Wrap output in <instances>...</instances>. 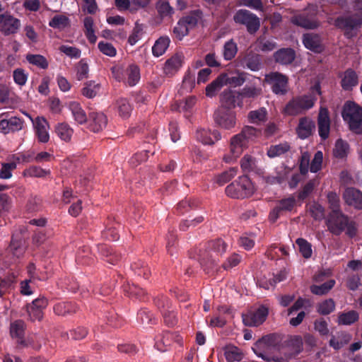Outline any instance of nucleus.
<instances>
[{
  "instance_id": "obj_1",
  "label": "nucleus",
  "mask_w": 362,
  "mask_h": 362,
  "mask_svg": "<svg viewBox=\"0 0 362 362\" xmlns=\"http://www.w3.org/2000/svg\"><path fill=\"white\" fill-rule=\"evenodd\" d=\"M315 94H320L319 84L313 88L311 94L297 97L291 100L284 107V113L297 115L312 108L317 100Z\"/></svg>"
},
{
  "instance_id": "obj_2",
  "label": "nucleus",
  "mask_w": 362,
  "mask_h": 362,
  "mask_svg": "<svg viewBox=\"0 0 362 362\" xmlns=\"http://www.w3.org/2000/svg\"><path fill=\"white\" fill-rule=\"evenodd\" d=\"M342 117L349 124L351 131L362 133V108L354 103H346L342 112Z\"/></svg>"
},
{
  "instance_id": "obj_3",
  "label": "nucleus",
  "mask_w": 362,
  "mask_h": 362,
  "mask_svg": "<svg viewBox=\"0 0 362 362\" xmlns=\"http://www.w3.org/2000/svg\"><path fill=\"white\" fill-rule=\"evenodd\" d=\"M255 191L253 183L246 176L238 177L226 189L227 195L233 198H245L253 194Z\"/></svg>"
},
{
  "instance_id": "obj_4",
  "label": "nucleus",
  "mask_w": 362,
  "mask_h": 362,
  "mask_svg": "<svg viewBox=\"0 0 362 362\" xmlns=\"http://www.w3.org/2000/svg\"><path fill=\"white\" fill-rule=\"evenodd\" d=\"M247 147V141L243 137V134H236L230 140L229 151L223 157L226 163L235 160Z\"/></svg>"
},
{
  "instance_id": "obj_5",
  "label": "nucleus",
  "mask_w": 362,
  "mask_h": 362,
  "mask_svg": "<svg viewBox=\"0 0 362 362\" xmlns=\"http://www.w3.org/2000/svg\"><path fill=\"white\" fill-rule=\"evenodd\" d=\"M32 122L35 134L40 143H47L49 141V124L43 117L33 119L30 115L24 113Z\"/></svg>"
},
{
  "instance_id": "obj_6",
  "label": "nucleus",
  "mask_w": 362,
  "mask_h": 362,
  "mask_svg": "<svg viewBox=\"0 0 362 362\" xmlns=\"http://www.w3.org/2000/svg\"><path fill=\"white\" fill-rule=\"evenodd\" d=\"M323 160V154L322 151H317L310 163V156L308 152L302 153L300 169L302 173H306L308 170L312 173H317L321 169Z\"/></svg>"
},
{
  "instance_id": "obj_7",
  "label": "nucleus",
  "mask_w": 362,
  "mask_h": 362,
  "mask_svg": "<svg viewBox=\"0 0 362 362\" xmlns=\"http://www.w3.org/2000/svg\"><path fill=\"white\" fill-rule=\"evenodd\" d=\"M265 81L272 86L274 93L276 94H284L287 91V78L279 73L273 72L266 75Z\"/></svg>"
},
{
  "instance_id": "obj_8",
  "label": "nucleus",
  "mask_w": 362,
  "mask_h": 362,
  "mask_svg": "<svg viewBox=\"0 0 362 362\" xmlns=\"http://www.w3.org/2000/svg\"><path fill=\"white\" fill-rule=\"evenodd\" d=\"M235 23L244 24L250 33L255 32L259 26L257 16L247 10H240L234 16Z\"/></svg>"
},
{
  "instance_id": "obj_9",
  "label": "nucleus",
  "mask_w": 362,
  "mask_h": 362,
  "mask_svg": "<svg viewBox=\"0 0 362 362\" xmlns=\"http://www.w3.org/2000/svg\"><path fill=\"white\" fill-rule=\"evenodd\" d=\"M21 26L20 21L6 13L0 14V32L4 35L16 33Z\"/></svg>"
},
{
  "instance_id": "obj_10",
  "label": "nucleus",
  "mask_w": 362,
  "mask_h": 362,
  "mask_svg": "<svg viewBox=\"0 0 362 362\" xmlns=\"http://www.w3.org/2000/svg\"><path fill=\"white\" fill-rule=\"evenodd\" d=\"M267 315V308L262 306L253 312L243 315V321L246 326H258L266 320Z\"/></svg>"
},
{
  "instance_id": "obj_11",
  "label": "nucleus",
  "mask_w": 362,
  "mask_h": 362,
  "mask_svg": "<svg viewBox=\"0 0 362 362\" xmlns=\"http://www.w3.org/2000/svg\"><path fill=\"white\" fill-rule=\"evenodd\" d=\"M47 300L45 298H39L34 300L27 307V312L30 320L34 322L40 320L43 317L42 310L47 307Z\"/></svg>"
},
{
  "instance_id": "obj_12",
  "label": "nucleus",
  "mask_w": 362,
  "mask_h": 362,
  "mask_svg": "<svg viewBox=\"0 0 362 362\" xmlns=\"http://www.w3.org/2000/svg\"><path fill=\"white\" fill-rule=\"evenodd\" d=\"M348 223L347 218L343 216L339 211L334 209L328 221L327 226L329 229L334 233H339L345 228Z\"/></svg>"
},
{
  "instance_id": "obj_13",
  "label": "nucleus",
  "mask_w": 362,
  "mask_h": 362,
  "mask_svg": "<svg viewBox=\"0 0 362 362\" xmlns=\"http://www.w3.org/2000/svg\"><path fill=\"white\" fill-rule=\"evenodd\" d=\"M318 133L322 139L329 137L330 130V119L329 111L325 107H320L317 117Z\"/></svg>"
},
{
  "instance_id": "obj_14",
  "label": "nucleus",
  "mask_w": 362,
  "mask_h": 362,
  "mask_svg": "<svg viewBox=\"0 0 362 362\" xmlns=\"http://www.w3.org/2000/svg\"><path fill=\"white\" fill-rule=\"evenodd\" d=\"M196 137L203 144L212 145L221 139V134L217 130L204 128L197 131Z\"/></svg>"
},
{
  "instance_id": "obj_15",
  "label": "nucleus",
  "mask_w": 362,
  "mask_h": 362,
  "mask_svg": "<svg viewBox=\"0 0 362 362\" xmlns=\"http://www.w3.org/2000/svg\"><path fill=\"white\" fill-rule=\"evenodd\" d=\"M90 128L94 132L103 130L107 124V118L102 112H92L89 115Z\"/></svg>"
},
{
  "instance_id": "obj_16",
  "label": "nucleus",
  "mask_w": 362,
  "mask_h": 362,
  "mask_svg": "<svg viewBox=\"0 0 362 362\" xmlns=\"http://www.w3.org/2000/svg\"><path fill=\"white\" fill-rule=\"evenodd\" d=\"M345 202L356 209H362V193L354 188H347L344 192Z\"/></svg>"
},
{
  "instance_id": "obj_17",
  "label": "nucleus",
  "mask_w": 362,
  "mask_h": 362,
  "mask_svg": "<svg viewBox=\"0 0 362 362\" xmlns=\"http://www.w3.org/2000/svg\"><path fill=\"white\" fill-rule=\"evenodd\" d=\"M315 122L308 117H302L299 120L296 128V132L301 139H306L310 136L315 130Z\"/></svg>"
},
{
  "instance_id": "obj_18",
  "label": "nucleus",
  "mask_w": 362,
  "mask_h": 362,
  "mask_svg": "<svg viewBox=\"0 0 362 362\" xmlns=\"http://www.w3.org/2000/svg\"><path fill=\"white\" fill-rule=\"evenodd\" d=\"M216 122L221 128L231 129L236 124L235 114L233 112H220L216 116Z\"/></svg>"
},
{
  "instance_id": "obj_19",
  "label": "nucleus",
  "mask_w": 362,
  "mask_h": 362,
  "mask_svg": "<svg viewBox=\"0 0 362 362\" xmlns=\"http://www.w3.org/2000/svg\"><path fill=\"white\" fill-rule=\"evenodd\" d=\"M54 133L64 142H69L74 134L73 128L66 122H59L54 127Z\"/></svg>"
},
{
  "instance_id": "obj_20",
  "label": "nucleus",
  "mask_w": 362,
  "mask_h": 362,
  "mask_svg": "<svg viewBox=\"0 0 362 362\" xmlns=\"http://www.w3.org/2000/svg\"><path fill=\"white\" fill-rule=\"evenodd\" d=\"M227 74H221L216 80L212 81L206 87V95L208 97L214 96L221 88L226 85Z\"/></svg>"
},
{
  "instance_id": "obj_21",
  "label": "nucleus",
  "mask_w": 362,
  "mask_h": 362,
  "mask_svg": "<svg viewBox=\"0 0 362 362\" xmlns=\"http://www.w3.org/2000/svg\"><path fill=\"white\" fill-rule=\"evenodd\" d=\"M291 22L298 26L306 29H314L319 23L314 19L305 16L304 14H297L291 18Z\"/></svg>"
},
{
  "instance_id": "obj_22",
  "label": "nucleus",
  "mask_w": 362,
  "mask_h": 362,
  "mask_svg": "<svg viewBox=\"0 0 362 362\" xmlns=\"http://www.w3.org/2000/svg\"><path fill=\"white\" fill-rule=\"evenodd\" d=\"M183 57L182 55L175 54L166 61L163 70L165 74L172 75L182 66Z\"/></svg>"
},
{
  "instance_id": "obj_23",
  "label": "nucleus",
  "mask_w": 362,
  "mask_h": 362,
  "mask_svg": "<svg viewBox=\"0 0 362 362\" xmlns=\"http://www.w3.org/2000/svg\"><path fill=\"white\" fill-rule=\"evenodd\" d=\"M274 58L276 62L282 64L291 63L295 59V52L292 49H281L274 54Z\"/></svg>"
},
{
  "instance_id": "obj_24",
  "label": "nucleus",
  "mask_w": 362,
  "mask_h": 362,
  "mask_svg": "<svg viewBox=\"0 0 362 362\" xmlns=\"http://www.w3.org/2000/svg\"><path fill=\"white\" fill-rule=\"evenodd\" d=\"M101 88L100 83L94 81H90L84 84L81 93L83 96L88 98H93L100 93Z\"/></svg>"
},
{
  "instance_id": "obj_25",
  "label": "nucleus",
  "mask_w": 362,
  "mask_h": 362,
  "mask_svg": "<svg viewBox=\"0 0 362 362\" xmlns=\"http://www.w3.org/2000/svg\"><path fill=\"white\" fill-rule=\"evenodd\" d=\"M69 110L76 122L78 124H84L87 121V117L80 105L74 101L70 102L68 105Z\"/></svg>"
},
{
  "instance_id": "obj_26",
  "label": "nucleus",
  "mask_w": 362,
  "mask_h": 362,
  "mask_svg": "<svg viewBox=\"0 0 362 362\" xmlns=\"http://www.w3.org/2000/svg\"><path fill=\"white\" fill-rule=\"evenodd\" d=\"M190 28L189 21L187 18H183L174 27L173 33L178 40H182L188 34Z\"/></svg>"
},
{
  "instance_id": "obj_27",
  "label": "nucleus",
  "mask_w": 362,
  "mask_h": 362,
  "mask_svg": "<svg viewBox=\"0 0 362 362\" xmlns=\"http://www.w3.org/2000/svg\"><path fill=\"white\" fill-rule=\"evenodd\" d=\"M358 76L352 70H347L344 72L341 78V86L344 90H351L358 84Z\"/></svg>"
},
{
  "instance_id": "obj_28",
  "label": "nucleus",
  "mask_w": 362,
  "mask_h": 362,
  "mask_svg": "<svg viewBox=\"0 0 362 362\" xmlns=\"http://www.w3.org/2000/svg\"><path fill=\"white\" fill-rule=\"evenodd\" d=\"M349 153V146L347 142L341 139H337L333 148L334 156L342 159L346 157Z\"/></svg>"
},
{
  "instance_id": "obj_29",
  "label": "nucleus",
  "mask_w": 362,
  "mask_h": 362,
  "mask_svg": "<svg viewBox=\"0 0 362 362\" xmlns=\"http://www.w3.org/2000/svg\"><path fill=\"white\" fill-rule=\"evenodd\" d=\"M303 44L307 49L314 52H320L321 50L320 37L317 35H304Z\"/></svg>"
},
{
  "instance_id": "obj_30",
  "label": "nucleus",
  "mask_w": 362,
  "mask_h": 362,
  "mask_svg": "<svg viewBox=\"0 0 362 362\" xmlns=\"http://www.w3.org/2000/svg\"><path fill=\"white\" fill-rule=\"evenodd\" d=\"M223 354L228 362L239 361L243 358V353L234 346H226L223 349Z\"/></svg>"
},
{
  "instance_id": "obj_31",
  "label": "nucleus",
  "mask_w": 362,
  "mask_h": 362,
  "mask_svg": "<svg viewBox=\"0 0 362 362\" xmlns=\"http://www.w3.org/2000/svg\"><path fill=\"white\" fill-rule=\"evenodd\" d=\"M17 167V161L11 160L9 162H4L1 163L0 167V179L8 180L12 177V172Z\"/></svg>"
},
{
  "instance_id": "obj_32",
  "label": "nucleus",
  "mask_w": 362,
  "mask_h": 362,
  "mask_svg": "<svg viewBox=\"0 0 362 362\" xmlns=\"http://www.w3.org/2000/svg\"><path fill=\"white\" fill-rule=\"evenodd\" d=\"M170 44V39L168 37H161L157 40L152 48V52L154 56L159 57L163 54Z\"/></svg>"
},
{
  "instance_id": "obj_33",
  "label": "nucleus",
  "mask_w": 362,
  "mask_h": 362,
  "mask_svg": "<svg viewBox=\"0 0 362 362\" xmlns=\"http://www.w3.org/2000/svg\"><path fill=\"white\" fill-rule=\"evenodd\" d=\"M24 322L22 320H16L11 323L10 332L12 338L16 339L18 342H22L24 334Z\"/></svg>"
},
{
  "instance_id": "obj_34",
  "label": "nucleus",
  "mask_w": 362,
  "mask_h": 362,
  "mask_svg": "<svg viewBox=\"0 0 362 362\" xmlns=\"http://www.w3.org/2000/svg\"><path fill=\"white\" fill-rule=\"evenodd\" d=\"M117 110L119 117L126 119L130 116L132 107L127 99L121 98L117 102Z\"/></svg>"
},
{
  "instance_id": "obj_35",
  "label": "nucleus",
  "mask_w": 362,
  "mask_h": 362,
  "mask_svg": "<svg viewBox=\"0 0 362 362\" xmlns=\"http://www.w3.org/2000/svg\"><path fill=\"white\" fill-rule=\"evenodd\" d=\"M358 319V313L354 310L349 312L341 313L338 315V322L340 325H351Z\"/></svg>"
},
{
  "instance_id": "obj_36",
  "label": "nucleus",
  "mask_w": 362,
  "mask_h": 362,
  "mask_svg": "<svg viewBox=\"0 0 362 362\" xmlns=\"http://www.w3.org/2000/svg\"><path fill=\"white\" fill-rule=\"evenodd\" d=\"M175 337L173 334L165 333L163 335L157 337L156 346L158 350L164 351L166 350L167 346L171 345Z\"/></svg>"
},
{
  "instance_id": "obj_37",
  "label": "nucleus",
  "mask_w": 362,
  "mask_h": 362,
  "mask_svg": "<svg viewBox=\"0 0 362 362\" xmlns=\"http://www.w3.org/2000/svg\"><path fill=\"white\" fill-rule=\"evenodd\" d=\"M126 76H127V83L129 86L136 85L140 79V73L138 66L131 65L126 69Z\"/></svg>"
},
{
  "instance_id": "obj_38",
  "label": "nucleus",
  "mask_w": 362,
  "mask_h": 362,
  "mask_svg": "<svg viewBox=\"0 0 362 362\" xmlns=\"http://www.w3.org/2000/svg\"><path fill=\"white\" fill-rule=\"evenodd\" d=\"M335 281L334 280H329L322 285H313L310 287V291L313 293L315 295H324L326 294L332 289L334 286Z\"/></svg>"
},
{
  "instance_id": "obj_39",
  "label": "nucleus",
  "mask_w": 362,
  "mask_h": 362,
  "mask_svg": "<svg viewBox=\"0 0 362 362\" xmlns=\"http://www.w3.org/2000/svg\"><path fill=\"white\" fill-rule=\"evenodd\" d=\"M287 276V272L286 270L281 271L279 273H278L272 281L269 280V282L264 281V279H261L259 281V286L266 288L269 289L272 288L276 283L281 282L286 279Z\"/></svg>"
},
{
  "instance_id": "obj_40",
  "label": "nucleus",
  "mask_w": 362,
  "mask_h": 362,
  "mask_svg": "<svg viewBox=\"0 0 362 362\" xmlns=\"http://www.w3.org/2000/svg\"><path fill=\"white\" fill-rule=\"evenodd\" d=\"M49 25L55 29L62 30L69 25V19L65 16L56 15L50 20Z\"/></svg>"
},
{
  "instance_id": "obj_41",
  "label": "nucleus",
  "mask_w": 362,
  "mask_h": 362,
  "mask_svg": "<svg viewBox=\"0 0 362 362\" xmlns=\"http://www.w3.org/2000/svg\"><path fill=\"white\" fill-rule=\"evenodd\" d=\"M86 35L91 43H95L97 40V37L95 35V30L93 29V20L90 17H87L83 21Z\"/></svg>"
},
{
  "instance_id": "obj_42",
  "label": "nucleus",
  "mask_w": 362,
  "mask_h": 362,
  "mask_svg": "<svg viewBox=\"0 0 362 362\" xmlns=\"http://www.w3.org/2000/svg\"><path fill=\"white\" fill-rule=\"evenodd\" d=\"M290 149V146L287 143H283L278 145L271 146L268 151L267 155L270 158L279 156Z\"/></svg>"
},
{
  "instance_id": "obj_43",
  "label": "nucleus",
  "mask_w": 362,
  "mask_h": 362,
  "mask_svg": "<svg viewBox=\"0 0 362 362\" xmlns=\"http://www.w3.org/2000/svg\"><path fill=\"white\" fill-rule=\"evenodd\" d=\"M54 313L58 315H66L76 311V308L68 303L61 302L57 303L54 307Z\"/></svg>"
},
{
  "instance_id": "obj_44",
  "label": "nucleus",
  "mask_w": 362,
  "mask_h": 362,
  "mask_svg": "<svg viewBox=\"0 0 362 362\" xmlns=\"http://www.w3.org/2000/svg\"><path fill=\"white\" fill-rule=\"evenodd\" d=\"M242 65L252 71H257L260 66L259 59L257 56L247 55L243 59Z\"/></svg>"
},
{
  "instance_id": "obj_45",
  "label": "nucleus",
  "mask_w": 362,
  "mask_h": 362,
  "mask_svg": "<svg viewBox=\"0 0 362 362\" xmlns=\"http://www.w3.org/2000/svg\"><path fill=\"white\" fill-rule=\"evenodd\" d=\"M144 33V25L136 23L132 34L129 35L128 42L131 45H134L141 40Z\"/></svg>"
},
{
  "instance_id": "obj_46",
  "label": "nucleus",
  "mask_w": 362,
  "mask_h": 362,
  "mask_svg": "<svg viewBox=\"0 0 362 362\" xmlns=\"http://www.w3.org/2000/svg\"><path fill=\"white\" fill-rule=\"evenodd\" d=\"M238 51L237 45L233 41L229 40L226 42L223 47V57L226 60H230L233 59Z\"/></svg>"
},
{
  "instance_id": "obj_47",
  "label": "nucleus",
  "mask_w": 362,
  "mask_h": 362,
  "mask_svg": "<svg viewBox=\"0 0 362 362\" xmlns=\"http://www.w3.org/2000/svg\"><path fill=\"white\" fill-rule=\"evenodd\" d=\"M296 245L298 247L300 253L305 257L309 258L311 257L313 251L311 245L303 238H298L296 240Z\"/></svg>"
},
{
  "instance_id": "obj_48",
  "label": "nucleus",
  "mask_w": 362,
  "mask_h": 362,
  "mask_svg": "<svg viewBox=\"0 0 362 362\" xmlns=\"http://www.w3.org/2000/svg\"><path fill=\"white\" fill-rule=\"evenodd\" d=\"M227 74V79L226 85L229 84L233 87H238L243 85L245 81V78L243 73L236 72L234 76H230V74Z\"/></svg>"
},
{
  "instance_id": "obj_49",
  "label": "nucleus",
  "mask_w": 362,
  "mask_h": 362,
  "mask_svg": "<svg viewBox=\"0 0 362 362\" xmlns=\"http://www.w3.org/2000/svg\"><path fill=\"white\" fill-rule=\"evenodd\" d=\"M235 95L230 90L224 91L221 96V101L223 106L227 108L235 107Z\"/></svg>"
},
{
  "instance_id": "obj_50",
  "label": "nucleus",
  "mask_w": 362,
  "mask_h": 362,
  "mask_svg": "<svg viewBox=\"0 0 362 362\" xmlns=\"http://www.w3.org/2000/svg\"><path fill=\"white\" fill-rule=\"evenodd\" d=\"M59 49L62 53L70 58L78 59L81 57V50L76 47L62 45Z\"/></svg>"
},
{
  "instance_id": "obj_51",
  "label": "nucleus",
  "mask_w": 362,
  "mask_h": 362,
  "mask_svg": "<svg viewBox=\"0 0 362 362\" xmlns=\"http://www.w3.org/2000/svg\"><path fill=\"white\" fill-rule=\"evenodd\" d=\"M29 63L39 66L42 69H46L48 66V62L46 59L40 54H28L26 57Z\"/></svg>"
},
{
  "instance_id": "obj_52",
  "label": "nucleus",
  "mask_w": 362,
  "mask_h": 362,
  "mask_svg": "<svg viewBox=\"0 0 362 362\" xmlns=\"http://www.w3.org/2000/svg\"><path fill=\"white\" fill-rule=\"evenodd\" d=\"M267 117V111L264 108H260L257 110L251 111L249 113L248 118L252 123L257 124L264 121Z\"/></svg>"
},
{
  "instance_id": "obj_53",
  "label": "nucleus",
  "mask_w": 362,
  "mask_h": 362,
  "mask_svg": "<svg viewBox=\"0 0 362 362\" xmlns=\"http://www.w3.org/2000/svg\"><path fill=\"white\" fill-rule=\"evenodd\" d=\"M49 174V171L43 170L39 167L33 166L23 171V176L25 177H43Z\"/></svg>"
},
{
  "instance_id": "obj_54",
  "label": "nucleus",
  "mask_w": 362,
  "mask_h": 362,
  "mask_svg": "<svg viewBox=\"0 0 362 362\" xmlns=\"http://www.w3.org/2000/svg\"><path fill=\"white\" fill-rule=\"evenodd\" d=\"M88 64L83 60H81L76 66V78L78 81L86 78L88 76Z\"/></svg>"
},
{
  "instance_id": "obj_55",
  "label": "nucleus",
  "mask_w": 362,
  "mask_h": 362,
  "mask_svg": "<svg viewBox=\"0 0 362 362\" xmlns=\"http://www.w3.org/2000/svg\"><path fill=\"white\" fill-rule=\"evenodd\" d=\"M237 174V168H231L229 170L223 172L216 177V182L219 185H223L234 177Z\"/></svg>"
},
{
  "instance_id": "obj_56",
  "label": "nucleus",
  "mask_w": 362,
  "mask_h": 362,
  "mask_svg": "<svg viewBox=\"0 0 362 362\" xmlns=\"http://www.w3.org/2000/svg\"><path fill=\"white\" fill-rule=\"evenodd\" d=\"M335 307L334 303L332 299L322 301L318 305L317 310L320 314L327 315L334 310Z\"/></svg>"
},
{
  "instance_id": "obj_57",
  "label": "nucleus",
  "mask_w": 362,
  "mask_h": 362,
  "mask_svg": "<svg viewBox=\"0 0 362 362\" xmlns=\"http://www.w3.org/2000/svg\"><path fill=\"white\" fill-rule=\"evenodd\" d=\"M156 8L158 13L163 16H168L173 13V8L166 1H159L157 4Z\"/></svg>"
},
{
  "instance_id": "obj_58",
  "label": "nucleus",
  "mask_w": 362,
  "mask_h": 362,
  "mask_svg": "<svg viewBox=\"0 0 362 362\" xmlns=\"http://www.w3.org/2000/svg\"><path fill=\"white\" fill-rule=\"evenodd\" d=\"M13 79L18 85L23 86L27 81L28 75L24 70L17 69L13 71Z\"/></svg>"
},
{
  "instance_id": "obj_59",
  "label": "nucleus",
  "mask_w": 362,
  "mask_h": 362,
  "mask_svg": "<svg viewBox=\"0 0 362 362\" xmlns=\"http://www.w3.org/2000/svg\"><path fill=\"white\" fill-rule=\"evenodd\" d=\"M112 74L114 78L118 81H124L126 79V69L119 64L112 67Z\"/></svg>"
},
{
  "instance_id": "obj_60",
  "label": "nucleus",
  "mask_w": 362,
  "mask_h": 362,
  "mask_svg": "<svg viewBox=\"0 0 362 362\" xmlns=\"http://www.w3.org/2000/svg\"><path fill=\"white\" fill-rule=\"evenodd\" d=\"M261 88H257L254 86L245 87L240 95L243 97L255 98L261 93Z\"/></svg>"
},
{
  "instance_id": "obj_61",
  "label": "nucleus",
  "mask_w": 362,
  "mask_h": 362,
  "mask_svg": "<svg viewBox=\"0 0 362 362\" xmlns=\"http://www.w3.org/2000/svg\"><path fill=\"white\" fill-rule=\"evenodd\" d=\"M98 48L101 52L109 57L116 54L115 48L110 43L100 42L98 43Z\"/></svg>"
},
{
  "instance_id": "obj_62",
  "label": "nucleus",
  "mask_w": 362,
  "mask_h": 362,
  "mask_svg": "<svg viewBox=\"0 0 362 362\" xmlns=\"http://www.w3.org/2000/svg\"><path fill=\"white\" fill-rule=\"evenodd\" d=\"M310 212L315 219H320L324 216L323 208L318 204H313L310 206Z\"/></svg>"
},
{
  "instance_id": "obj_63",
  "label": "nucleus",
  "mask_w": 362,
  "mask_h": 362,
  "mask_svg": "<svg viewBox=\"0 0 362 362\" xmlns=\"http://www.w3.org/2000/svg\"><path fill=\"white\" fill-rule=\"evenodd\" d=\"M8 121L11 132L19 131L23 129V122L20 118L11 117L8 119Z\"/></svg>"
},
{
  "instance_id": "obj_64",
  "label": "nucleus",
  "mask_w": 362,
  "mask_h": 362,
  "mask_svg": "<svg viewBox=\"0 0 362 362\" xmlns=\"http://www.w3.org/2000/svg\"><path fill=\"white\" fill-rule=\"evenodd\" d=\"M239 134H243V137L247 143L250 139L257 136L258 132L252 127H246L240 133H239Z\"/></svg>"
}]
</instances>
